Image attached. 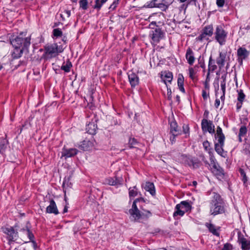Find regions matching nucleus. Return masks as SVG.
<instances>
[{"label": "nucleus", "instance_id": "nucleus-3", "mask_svg": "<svg viewBox=\"0 0 250 250\" xmlns=\"http://www.w3.org/2000/svg\"><path fill=\"white\" fill-rule=\"evenodd\" d=\"M215 138L217 140V143L215 144V150L216 152L223 157L227 155L226 152L223 149L225 137L223 133L222 130L219 126L216 129Z\"/></svg>", "mask_w": 250, "mask_h": 250}, {"label": "nucleus", "instance_id": "nucleus-27", "mask_svg": "<svg viewBox=\"0 0 250 250\" xmlns=\"http://www.w3.org/2000/svg\"><path fill=\"white\" fill-rule=\"evenodd\" d=\"M24 49H27L23 48H15V49L12 54V58L13 59H18L20 58Z\"/></svg>", "mask_w": 250, "mask_h": 250}, {"label": "nucleus", "instance_id": "nucleus-18", "mask_svg": "<svg viewBox=\"0 0 250 250\" xmlns=\"http://www.w3.org/2000/svg\"><path fill=\"white\" fill-rule=\"evenodd\" d=\"M238 92L237 96V103L236 104V107L237 109H239L241 108L243 104V103L246 97V95L244 94L242 89H239L237 90Z\"/></svg>", "mask_w": 250, "mask_h": 250}, {"label": "nucleus", "instance_id": "nucleus-33", "mask_svg": "<svg viewBox=\"0 0 250 250\" xmlns=\"http://www.w3.org/2000/svg\"><path fill=\"white\" fill-rule=\"evenodd\" d=\"M188 165L193 168H196L199 167L200 163L198 161L193 159H190L188 162Z\"/></svg>", "mask_w": 250, "mask_h": 250}, {"label": "nucleus", "instance_id": "nucleus-61", "mask_svg": "<svg viewBox=\"0 0 250 250\" xmlns=\"http://www.w3.org/2000/svg\"><path fill=\"white\" fill-rule=\"evenodd\" d=\"M202 161L204 162L205 164L206 165H211L210 164H209V163H208V162L205 159V157H203L202 158Z\"/></svg>", "mask_w": 250, "mask_h": 250}, {"label": "nucleus", "instance_id": "nucleus-28", "mask_svg": "<svg viewBox=\"0 0 250 250\" xmlns=\"http://www.w3.org/2000/svg\"><path fill=\"white\" fill-rule=\"evenodd\" d=\"M248 129L246 126H241L239 129V134H238V137H239V142H241L242 141V137H245L247 133Z\"/></svg>", "mask_w": 250, "mask_h": 250}, {"label": "nucleus", "instance_id": "nucleus-64", "mask_svg": "<svg viewBox=\"0 0 250 250\" xmlns=\"http://www.w3.org/2000/svg\"><path fill=\"white\" fill-rule=\"evenodd\" d=\"M209 75H210V72L208 71L207 76V79L206 80L207 81L208 79L209 80Z\"/></svg>", "mask_w": 250, "mask_h": 250}, {"label": "nucleus", "instance_id": "nucleus-31", "mask_svg": "<svg viewBox=\"0 0 250 250\" xmlns=\"http://www.w3.org/2000/svg\"><path fill=\"white\" fill-rule=\"evenodd\" d=\"M72 66V63L69 60H67L65 63H64L61 66V69L65 72H69L70 71V68Z\"/></svg>", "mask_w": 250, "mask_h": 250}, {"label": "nucleus", "instance_id": "nucleus-9", "mask_svg": "<svg viewBox=\"0 0 250 250\" xmlns=\"http://www.w3.org/2000/svg\"><path fill=\"white\" fill-rule=\"evenodd\" d=\"M188 126H171L170 134L172 135H179L181 134L182 132L185 134L189 132Z\"/></svg>", "mask_w": 250, "mask_h": 250}, {"label": "nucleus", "instance_id": "nucleus-60", "mask_svg": "<svg viewBox=\"0 0 250 250\" xmlns=\"http://www.w3.org/2000/svg\"><path fill=\"white\" fill-rule=\"evenodd\" d=\"M156 22H154V21L151 22V23L149 24V27L153 29L154 27L155 26H156Z\"/></svg>", "mask_w": 250, "mask_h": 250}, {"label": "nucleus", "instance_id": "nucleus-22", "mask_svg": "<svg viewBox=\"0 0 250 250\" xmlns=\"http://www.w3.org/2000/svg\"><path fill=\"white\" fill-rule=\"evenodd\" d=\"M186 58L189 64L192 65L194 62L195 58L194 57V53L190 47H188L187 50Z\"/></svg>", "mask_w": 250, "mask_h": 250}, {"label": "nucleus", "instance_id": "nucleus-59", "mask_svg": "<svg viewBox=\"0 0 250 250\" xmlns=\"http://www.w3.org/2000/svg\"><path fill=\"white\" fill-rule=\"evenodd\" d=\"M94 121L95 122H92V123H89L88 125H92L93 124V125H95V124H96V123H97V119L96 118V117L95 116H94Z\"/></svg>", "mask_w": 250, "mask_h": 250}, {"label": "nucleus", "instance_id": "nucleus-37", "mask_svg": "<svg viewBox=\"0 0 250 250\" xmlns=\"http://www.w3.org/2000/svg\"><path fill=\"white\" fill-rule=\"evenodd\" d=\"M206 226L208 228L210 232L212 233L214 235L219 236V234L216 229L215 227L213 225L211 224H207Z\"/></svg>", "mask_w": 250, "mask_h": 250}, {"label": "nucleus", "instance_id": "nucleus-11", "mask_svg": "<svg viewBox=\"0 0 250 250\" xmlns=\"http://www.w3.org/2000/svg\"><path fill=\"white\" fill-rule=\"evenodd\" d=\"M237 55L238 62L240 64H242L243 60L249 55V52L245 48L240 47L237 50Z\"/></svg>", "mask_w": 250, "mask_h": 250}, {"label": "nucleus", "instance_id": "nucleus-43", "mask_svg": "<svg viewBox=\"0 0 250 250\" xmlns=\"http://www.w3.org/2000/svg\"><path fill=\"white\" fill-rule=\"evenodd\" d=\"M195 74L196 72L193 68L190 67L189 68V77L192 80H193L195 78Z\"/></svg>", "mask_w": 250, "mask_h": 250}, {"label": "nucleus", "instance_id": "nucleus-42", "mask_svg": "<svg viewBox=\"0 0 250 250\" xmlns=\"http://www.w3.org/2000/svg\"><path fill=\"white\" fill-rule=\"evenodd\" d=\"M184 215V213H183V211H182V210L180 208H177V205L175 207V211L173 213V217H176L177 216H183Z\"/></svg>", "mask_w": 250, "mask_h": 250}, {"label": "nucleus", "instance_id": "nucleus-36", "mask_svg": "<svg viewBox=\"0 0 250 250\" xmlns=\"http://www.w3.org/2000/svg\"><path fill=\"white\" fill-rule=\"evenodd\" d=\"M204 133L208 132L210 133H214L215 132L214 126H202Z\"/></svg>", "mask_w": 250, "mask_h": 250}, {"label": "nucleus", "instance_id": "nucleus-54", "mask_svg": "<svg viewBox=\"0 0 250 250\" xmlns=\"http://www.w3.org/2000/svg\"><path fill=\"white\" fill-rule=\"evenodd\" d=\"M118 0H115L111 4L109 8H111V9H115V8L117 7V5L118 3Z\"/></svg>", "mask_w": 250, "mask_h": 250}, {"label": "nucleus", "instance_id": "nucleus-53", "mask_svg": "<svg viewBox=\"0 0 250 250\" xmlns=\"http://www.w3.org/2000/svg\"><path fill=\"white\" fill-rule=\"evenodd\" d=\"M239 171L241 175L243 177L244 182H245L247 181L246 173H245L244 170L242 169H240Z\"/></svg>", "mask_w": 250, "mask_h": 250}, {"label": "nucleus", "instance_id": "nucleus-2", "mask_svg": "<svg viewBox=\"0 0 250 250\" xmlns=\"http://www.w3.org/2000/svg\"><path fill=\"white\" fill-rule=\"evenodd\" d=\"M63 50V46L62 45H58L57 43L46 45L44 46V52L42 57L45 60L55 58L62 52Z\"/></svg>", "mask_w": 250, "mask_h": 250}, {"label": "nucleus", "instance_id": "nucleus-39", "mask_svg": "<svg viewBox=\"0 0 250 250\" xmlns=\"http://www.w3.org/2000/svg\"><path fill=\"white\" fill-rule=\"evenodd\" d=\"M80 7L83 10H85L88 8L87 0H80L79 1Z\"/></svg>", "mask_w": 250, "mask_h": 250}, {"label": "nucleus", "instance_id": "nucleus-58", "mask_svg": "<svg viewBox=\"0 0 250 250\" xmlns=\"http://www.w3.org/2000/svg\"><path fill=\"white\" fill-rule=\"evenodd\" d=\"M177 135H172L170 137V141L171 144H173L175 141V137Z\"/></svg>", "mask_w": 250, "mask_h": 250}, {"label": "nucleus", "instance_id": "nucleus-47", "mask_svg": "<svg viewBox=\"0 0 250 250\" xmlns=\"http://www.w3.org/2000/svg\"><path fill=\"white\" fill-rule=\"evenodd\" d=\"M221 87L223 93L225 94L226 91V82L225 78L224 79V80L221 82Z\"/></svg>", "mask_w": 250, "mask_h": 250}, {"label": "nucleus", "instance_id": "nucleus-4", "mask_svg": "<svg viewBox=\"0 0 250 250\" xmlns=\"http://www.w3.org/2000/svg\"><path fill=\"white\" fill-rule=\"evenodd\" d=\"M30 37H25V35L22 33L15 39L11 40L10 42L14 48H23L27 49L30 45Z\"/></svg>", "mask_w": 250, "mask_h": 250}, {"label": "nucleus", "instance_id": "nucleus-19", "mask_svg": "<svg viewBox=\"0 0 250 250\" xmlns=\"http://www.w3.org/2000/svg\"><path fill=\"white\" fill-rule=\"evenodd\" d=\"M128 77L129 83L131 87H135L139 84V77L134 72H131L128 73Z\"/></svg>", "mask_w": 250, "mask_h": 250}, {"label": "nucleus", "instance_id": "nucleus-34", "mask_svg": "<svg viewBox=\"0 0 250 250\" xmlns=\"http://www.w3.org/2000/svg\"><path fill=\"white\" fill-rule=\"evenodd\" d=\"M97 126H86L85 130L86 132L91 135L96 134Z\"/></svg>", "mask_w": 250, "mask_h": 250}, {"label": "nucleus", "instance_id": "nucleus-38", "mask_svg": "<svg viewBox=\"0 0 250 250\" xmlns=\"http://www.w3.org/2000/svg\"><path fill=\"white\" fill-rule=\"evenodd\" d=\"M118 182L116 180H114L113 178L109 177L104 181V183L111 186H115L117 185Z\"/></svg>", "mask_w": 250, "mask_h": 250}, {"label": "nucleus", "instance_id": "nucleus-12", "mask_svg": "<svg viewBox=\"0 0 250 250\" xmlns=\"http://www.w3.org/2000/svg\"><path fill=\"white\" fill-rule=\"evenodd\" d=\"M3 232L7 234L9 242L15 241L17 240L18 233L15 231L12 227L4 228Z\"/></svg>", "mask_w": 250, "mask_h": 250}, {"label": "nucleus", "instance_id": "nucleus-15", "mask_svg": "<svg viewBox=\"0 0 250 250\" xmlns=\"http://www.w3.org/2000/svg\"><path fill=\"white\" fill-rule=\"evenodd\" d=\"M20 232H22L21 236L22 237L24 235H26L27 236V239H24L23 240V241L25 243L28 242L29 241H33V239L34 238V235L33 233L30 231L29 228L27 226H26L25 228H22L20 230Z\"/></svg>", "mask_w": 250, "mask_h": 250}, {"label": "nucleus", "instance_id": "nucleus-35", "mask_svg": "<svg viewBox=\"0 0 250 250\" xmlns=\"http://www.w3.org/2000/svg\"><path fill=\"white\" fill-rule=\"evenodd\" d=\"M70 181V178H65L63 182L62 187L63 190L65 192L66 189H67L68 188H70L72 184Z\"/></svg>", "mask_w": 250, "mask_h": 250}, {"label": "nucleus", "instance_id": "nucleus-41", "mask_svg": "<svg viewBox=\"0 0 250 250\" xmlns=\"http://www.w3.org/2000/svg\"><path fill=\"white\" fill-rule=\"evenodd\" d=\"M53 35L54 37L58 38L62 36V32L61 29L55 28L53 30Z\"/></svg>", "mask_w": 250, "mask_h": 250}, {"label": "nucleus", "instance_id": "nucleus-5", "mask_svg": "<svg viewBox=\"0 0 250 250\" xmlns=\"http://www.w3.org/2000/svg\"><path fill=\"white\" fill-rule=\"evenodd\" d=\"M227 34V32L224 29L222 26H217L214 32V38L220 45H223L225 44Z\"/></svg>", "mask_w": 250, "mask_h": 250}, {"label": "nucleus", "instance_id": "nucleus-48", "mask_svg": "<svg viewBox=\"0 0 250 250\" xmlns=\"http://www.w3.org/2000/svg\"><path fill=\"white\" fill-rule=\"evenodd\" d=\"M225 3V0H216V4L218 7H222Z\"/></svg>", "mask_w": 250, "mask_h": 250}, {"label": "nucleus", "instance_id": "nucleus-63", "mask_svg": "<svg viewBox=\"0 0 250 250\" xmlns=\"http://www.w3.org/2000/svg\"><path fill=\"white\" fill-rule=\"evenodd\" d=\"M225 94H224V93H223L222 95L221 96L220 98L222 101H224L225 100Z\"/></svg>", "mask_w": 250, "mask_h": 250}, {"label": "nucleus", "instance_id": "nucleus-14", "mask_svg": "<svg viewBox=\"0 0 250 250\" xmlns=\"http://www.w3.org/2000/svg\"><path fill=\"white\" fill-rule=\"evenodd\" d=\"M129 212L135 220H138L141 218L144 217V216L148 217L151 215V212L149 211H147L146 213H140L139 209L134 210L133 211H129Z\"/></svg>", "mask_w": 250, "mask_h": 250}, {"label": "nucleus", "instance_id": "nucleus-21", "mask_svg": "<svg viewBox=\"0 0 250 250\" xmlns=\"http://www.w3.org/2000/svg\"><path fill=\"white\" fill-rule=\"evenodd\" d=\"M46 212L48 213H54L55 214H58L59 213L56 205L53 200L50 201V205L46 208Z\"/></svg>", "mask_w": 250, "mask_h": 250}, {"label": "nucleus", "instance_id": "nucleus-32", "mask_svg": "<svg viewBox=\"0 0 250 250\" xmlns=\"http://www.w3.org/2000/svg\"><path fill=\"white\" fill-rule=\"evenodd\" d=\"M107 1V0H95V4L93 6V8L96 9L97 11H99L102 5Z\"/></svg>", "mask_w": 250, "mask_h": 250}, {"label": "nucleus", "instance_id": "nucleus-24", "mask_svg": "<svg viewBox=\"0 0 250 250\" xmlns=\"http://www.w3.org/2000/svg\"><path fill=\"white\" fill-rule=\"evenodd\" d=\"M146 191H148L152 196L155 194V187L153 183L147 182L145 186H143Z\"/></svg>", "mask_w": 250, "mask_h": 250}, {"label": "nucleus", "instance_id": "nucleus-7", "mask_svg": "<svg viewBox=\"0 0 250 250\" xmlns=\"http://www.w3.org/2000/svg\"><path fill=\"white\" fill-rule=\"evenodd\" d=\"M213 34V25L212 24L207 25L203 28L201 34L197 38V40L199 41H208L209 40V38L212 36Z\"/></svg>", "mask_w": 250, "mask_h": 250}, {"label": "nucleus", "instance_id": "nucleus-44", "mask_svg": "<svg viewBox=\"0 0 250 250\" xmlns=\"http://www.w3.org/2000/svg\"><path fill=\"white\" fill-rule=\"evenodd\" d=\"M138 142L134 138H131L129 141V146L130 148L135 147Z\"/></svg>", "mask_w": 250, "mask_h": 250}, {"label": "nucleus", "instance_id": "nucleus-1", "mask_svg": "<svg viewBox=\"0 0 250 250\" xmlns=\"http://www.w3.org/2000/svg\"><path fill=\"white\" fill-rule=\"evenodd\" d=\"M213 194V199L210 203L209 212L210 215L215 216L224 213L225 209L220 195L216 193Z\"/></svg>", "mask_w": 250, "mask_h": 250}, {"label": "nucleus", "instance_id": "nucleus-20", "mask_svg": "<svg viewBox=\"0 0 250 250\" xmlns=\"http://www.w3.org/2000/svg\"><path fill=\"white\" fill-rule=\"evenodd\" d=\"M93 146V143L89 140H84L79 146V148L83 151L90 150Z\"/></svg>", "mask_w": 250, "mask_h": 250}, {"label": "nucleus", "instance_id": "nucleus-6", "mask_svg": "<svg viewBox=\"0 0 250 250\" xmlns=\"http://www.w3.org/2000/svg\"><path fill=\"white\" fill-rule=\"evenodd\" d=\"M210 165L212 166L211 167L212 172L219 179H223L224 177V170L218 164L215 162L214 158L213 156L210 157Z\"/></svg>", "mask_w": 250, "mask_h": 250}, {"label": "nucleus", "instance_id": "nucleus-17", "mask_svg": "<svg viewBox=\"0 0 250 250\" xmlns=\"http://www.w3.org/2000/svg\"><path fill=\"white\" fill-rule=\"evenodd\" d=\"M226 58V53L220 52L219 56L216 59L219 70L221 71L225 65Z\"/></svg>", "mask_w": 250, "mask_h": 250}, {"label": "nucleus", "instance_id": "nucleus-62", "mask_svg": "<svg viewBox=\"0 0 250 250\" xmlns=\"http://www.w3.org/2000/svg\"><path fill=\"white\" fill-rule=\"evenodd\" d=\"M176 101L177 102L178 104H179L180 102V98L179 95L176 96Z\"/></svg>", "mask_w": 250, "mask_h": 250}, {"label": "nucleus", "instance_id": "nucleus-49", "mask_svg": "<svg viewBox=\"0 0 250 250\" xmlns=\"http://www.w3.org/2000/svg\"><path fill=\"white\" fill-rule=\"evenodd\" d=\"M232 245L229 244L227 243L225 244L222 250H232Z\"/></svg>", "mask_w": 250, "mask_h": 250}, {"label": "nucleus", "instance_id": "nucleus-13", "mask_svg": "<svg viewBox=\"0 0 250 250\" xmlns=\"http://www.w3.org/2000/svg\"><path fill=\"white\" fill-rule=\"evenodd\" d=\"M150 36L153 42L155 43H158L159 42L160 39L162 38L163 32L161 29L157 28L154 31H152Z\"/></svg>", "mask_w": 250, "mask_h": 250}, {"label": "nucleus", "instance_id": "nucleus-30", "mask_svg": "<svg viewBox=\"0 0 250 250\" xmlns=\"http://www.w3.org/2000/svg\"><path fill=\"white\" fill-rule=\"evenodd\" d=\"M217 68V65L214 64V60L212 59V57L210 56L209 59L208 71L210 72H213Z\"/></svg>", "mask_w": 250, "mask_h": 250}, {"label": "nucleus", "instance_id": "nucleus-55", "mask_svg": "<svg viewBox=\"0 0 250 250\" xmlns=\"http://www.w3.org/2000/svg\"><path fill=\"white\" fill-rule=\"evenodd\" d=\"M129 194L130 196L135 197L137 195V192L134 189H130Z\"/></svg>", "mask_w": 250, "mask_h": 250}, {"label": "nucleus", "instance_id": "nucleus-26", "mask_svg": "<svg viewBox=\"0 0 250 250\" xmlns=\"http://www.w3.org/2000/svg\"><path fill=\"white\" fill-rule=\"evenodd\" d=\"M184 77L182 74H179L178 75L177 83L178 86L180 90L183 92V93H185V90L184 87Z\"/></svg>", "mask_w": 250, "mask_h": 250}, {"label": "nucleus", "instance_id": "nucleus-25", "mask_svg": "<svg viewBox=\"0 0 250 250\" xmlns=\"http://www.w3.org/2000/svg\"><path fill=\"white\" fill-rule=\"evenodd\" d=\"M78 151V150L76 148L64 149L62 152V156L66 157H73L77 154Z\"/></svg>", "mask_w": 250, "mask_h": 250}, {"label": "nucleus", "instance_id": "nucleus-29", "mask_svg": "<svg viewBox=\"0 0 250 250\" xmlns=\"http://www.w3.org/2000/svg\"><path fill=\"white\" fill-rule=\"evenodd\" d=\"M208 111L205 110L204 113V119L202 121L201 125H212V121L208 120Z\"/></svg>", "mask_w": 250, "mask_h": 250}, {"label": "nucleus", "instance_id": "nucleus-50", "mask_svg": "<svg viewBox=\"0 0 250 250\" xmlns=\"http://www.w3.org/2000/svg\"><path fill=\"white\" fill-rule=\"evenodd\" d=\"M199 64H200V66L203 69H205V64L204 62V61L203 59H201L200 58L198 60Z\"/></svg>", "mask_w": 250, "mask_h": 250}, {"label": "nucleus", "instance_id": "nucleus-10", "mask_svg": "<svg viewBox=\"0 0 250 250\" xmlns=\"http://www.w3.org/2000/svg\"><path fill=\"white\" fill-rule=\"evenodd\" d=\"M158 0H153L150 1L148 6L149 7H157L161 9L163 11H166L168 9L170 3H167V2L164 0H162L161 2H158Z\"/></svg>", "mask_w": 250, "mask_h": 250}, {"label": "nucleus", "instance_id": "nucleus-56", "mask_svg": "<svg viewBox=\"0 0 250 250\" xmlns=\"http://www.w3.org/2000/svg\"><path fill=\"white\" fill-rule=\"evenodd\" d=\"M220 100L219 99H216L215 100V104H214L215 107L216 108H218L219 106L220 105Z\"/></svg>", "mask_w": 250, "mask_h": 250}, {"label": "nucleus", "instance_id": "nucleus-45", "mask_svg": "<svg viewBox=\"0 0 250 250\" xmlns=\"http://www.w3.org/2000/svg\"><path fill=\"white\" fill-rule=\"evenodd\" d=\"M202 96L204 101H207L209 96V92H207L206 89L202 90Z\"/></svg>", "mask_w": 250, "mask_h": 250}, {"label": "nucleus", "instance_id": "nucleus-51", "mask_svg": "<svg viewBox=\"0 0 250 250\" xmlns=\"http://www.w3.org/2000/svg\"><path fill=\"white\" fill-rule=\"evenodd\" d=\"M138 200V199L134 200V201L133 203L132 206V208L129 210V211H133L134 210L138 209L137 206H136V202Z\"/></svg>", "mask_w": 250, "mask_h": 250}, {"label": "nucleus", "instance_id": "nucleus-23", "mask_svg": "<svg viewBox=\"0 0 250 250\" xmlns=\"http://www.w3.org/2000/svg\"><path fill=\"white\" fill-rule=\"evenodd\" d=\"M177 208L179 209L180 208L182 211H183V213L185 214L186 212L191 210V206L188 202L184 201L177 204Z\"/></svg>", "mask_w": 250, "mask_h": 250}, {"label": "nucleus", "instance_id": "nucleus-46", "mask_svg": "<svg viewBox=\"0 0 250 250\" xmlns=\"http://www.w3.org/2000/svg\"><path fill=\"white\" fill-rule=\"evenodd\" d=\"M167 99L168 100L172 102V92L171 90L170 87H168V86H167Z\"/></svg>", "mask_w": 250, "mask_h": 250}, {"label": "nucleus", "instance_id": "nucleus-16", "mask_svg": "<svg viewBox=\"0 0 250 250\" xmlns=\"http://www.w3.org/2000/svg\"><path fill=\"white\" fill-rule=\"evenodd\" d=\"M161 78L164 83L166 84V86H167V83H171L173 79L172 73L169 71L162 72Z\"/></svg>", "mask_w": 250, "mask_h": 250}, {"label": "nucleus", "instance_id": "nucleus-8", "mask_svg": "<svg viewBox=\"0 0 250 250\" xmlns=\"http://www.w3.org/2000/svg\"><path fill=\"white\" fill-rule=\"evenodd\" d=\"M237 242L242 250H250V239L243 235L240 232L238 233Z\"/></svg>", "mask_w": 250, "mask_h": 250}, {"label": "nucleus", "instance_id": "nucleus-57", "mask_svg": "<svg viewBox=\"0 0 250 250\" xmlns=\"http://www.w3.org/2000/svg\"><path fill=\"white\" fill-rule=\"evenodd\" d=\"M63 13L67 17H69L71 15V12L69 10H65Z\"/></svg>", "mask_w": 250, "mask_h": 250}, {"label": "nucleus", "instance_id": "nucleus-40", "mask_svg": "<svg viewBox=\"0 0 250 250\" xmlns=\"http://www.w3.org/2000/svg\"><path fill=\"white\" fill-rule=\"evenodd\" d=\"M7 141L3 139L0 143V153H3L6 148Z\"/></svg>", "mask_w": 250, "mask_h": 250}, {"label": "nucleus", "instance_id": "nucleus-52", "mask_svg": "<svg viewBox=\"0 0 250 250\" xmlns=\"http://www.w3.org/2000/svg\"><path fill=\"white\" fill-rule=\"evenodd\" d=\"M203 146H204V148L206 150H208L209 149V147L210 146V145H209V142L208 141L204 142L203 143Z\"/></svg>", "mask_w": 250, "mask_h": 250}]
</instances>
